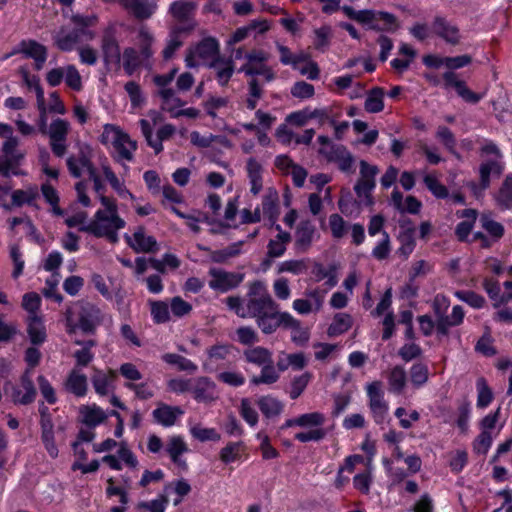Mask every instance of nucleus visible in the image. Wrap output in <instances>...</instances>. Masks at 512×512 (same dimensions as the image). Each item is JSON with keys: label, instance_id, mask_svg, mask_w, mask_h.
Listing matches in <instances>:
<instances>
[{"label": "nucleus", "instance_id": "f257e3e1", "mask_svg": "<svg viewBox=\"0 0 512 512\" xmlns=\"http://www.w3.org/2000/svg\"><path fill=\"white\" fill-rule=\"evenodd\" d=\"M124 24L110 25L103 33L101 50L106 65H122L127 75L134 74L140 67L145 66L148 56L142 55L135 47H126L121 53L119 35L125 30Z\"/></svg>", "mask_w": 512, "mask_h": 512}, {"label": "nucleus", "instance_id": "f03ea898", "mask_svg": "<svg viewBox=\"0 0 512 512\" xmlns=\"http://www.w3.org/2000/svg\"><path fill=\"white\" fill-rule=\"evenodd\" d=\"M101 207L97 209L92 219L83 226V231L96 237H104L111 242L118 240V231L126 225L118 213L117 204L114 199L104 195L99 196Z\"/></svg>", "mask_w": 512, "mask_h": 512}, {"label": "nucleus", "instance_id": "7ed1b4c3", "mask_svg": "<svg viewBox=\"0 0 512 512\" xmlns=\"http://www.w3.org/2000/svg\"><path fill=\"white\" fill-rule=\"evenodd\" d=\"M63 15L74 25V29L71 31L67 27L62 26L53 33L54 44L58 49L69 52L81 40H91L95 37V33L89 30V27L96 23L94 15L72 14L68 9L63 10Z\"/></svg>", "mask_w": 512, "mask_h": 512}, {"label": "nucleus", "instance_id": "20e7f679", "mask_svg": "<svg viewBox=\"0 0 512 512\" xmlns=\"http://www.w3.org/2000/svg\"><path fill=\"white\" fill-rule=\"evenodd\" d=\"M226 302L229 309L242 318H258L264 313L271 312L274 307V302L267 291L266 285L261 281L254 282L250 286L247 304H244L238 297H228Z\"/></svg>", "mask_w": 512, "mask_h": 512}, {"label": "nucleus", "instance_id": "39448f33", "mask_svg": "<svg viewBox=\"0 0 512 512\" xmlns=\"http://www.w3.org/2000/svg\"><path fill=\"white\" fill-rule=\"evenodd\" d=\"M100 142L112 153L117 161H131L137 148L136 142L114 124H105L99 137Z\"/></svg>", "mask_w": 512, "mask_h": 512}, {"label": "nucleus", "instance_id": "423d86ee", "mask_svg": "<svg viewBox=\"0 0 512 512\" xmlns=\"http://www.w3.org/2000/svg\"><path fill=\"white\" fill-rule=\"evenodd\" d=\"M343 13L350 19L372 30L393 31L398 24L396 18L387 12L375 10H354L351 6L344 5Z\"/></svg>", "mask_w": 512, "mask_h": 512}, {"label": "nucleus", "instance_id": "0eeeda50", "mask_svg": "<svg viewBox=\"0 0 512 512\" xmlns=\"http://www.w3.org/2000/svg\"><path fill=\"white\" fill-rule=\"evenodd\" d=\"M118 446V443L113 439H106L105 441L95 444L94 451L97 453L111 451ZM102 462L107 464L113 470H121L123 465L129 468H136L138 460L134 453L128 448L126 443L119 444L116 455H106L102 458Z\"/></svg>", "mask_w": 512, "mask_h": 512}, {"label": "nucleus", "instance_id": "6e6552de", "mask_svg": "<svg viewBox=\"0 0 512 512\" xmlns=\"http://www.w3.org/2000/svg\"><path fill=\"white\" fill-rule=\"evenodd\" d=\"M299 427L303 430L295 434V439L302 442L320 441L325 438L327 431L324 428L325 414L321 412H309L299 415Z\"/></svg>", "mask_w": 512, "mask_h": 512}, {"label": "nucleus", "instance_id": "1a4fd4ad", "mask_svg": "<svg viewBox=\"0 0 512 512\" xmlns=\"http://www.w3.org/2000/svg\"><path fill=\"white\" fill-rule=\"evenodd\" d=\"M236 59H243L244 63L241 65L239 71L244 72L246 75H263L267 81L274 78V73L268 68L265 62L268 59V54L262 50H253L243 54L242 50H237L235 53Z\"/></svg>", "mask_w": 512, "mask_h": 512}, {"label": "nucleus", "instance_id": "9d476101", "mask_svg": "<svg viewBox=\"0 0 512 512\" xmlns=\"http://www.w3.org/2000/svg\"><path fill=\"white\" fill-rule=\"evenodd\" d=\"M46 81L51 87L59 86L64 81L69 89L76 92L83 88L82 76L72 64L50 69L46 74Z\"/></svg>", "mask_w": 512, "mask_h": 512}, {"label": "nucleus", "instance_id": "9b49d317", "mask_svg": "<svg viewBox=\"0 0 512 512\" xmlns=\"http://www.w3.org/2000/svg\"><path fill=\"white\" fill-rule=\"evenodd\" d=\"M91 149L88 146L82 147L78 155L70 156L67 159V165L70 173L74 177H81L84 174H88L90 179L94 182L96 192H100L102 184L99 177L96 175L90 162Z\"/></svg>", "mask_w": 512, "mask_h": 512}, {"label": "nucleus", "instance_id": "f8f14e48", "mask_svg": "<svg viewBox=\"0 0 512 512\" xmlns=\"http://www.w3.org/2000/svg\"><path fill=\"white\" fill-rule=\"evenodd\" d=\"M5 392L16 404L26 405L32 403L36 397L32 372L27 369L21 376L19 384L7 383Z\"/></svg>", "mask_w": 512, "mask_h": 512}, {"label": "nucleus", "instance_id": "ddd939ff", "mask_svg": "<svg viewBox=\"0 0 512 512\" xmlns=\"http://www.w3.org/2000/svg\"><path fill=\"white\" fill-rule=\"evenodd\" d=\"M217 53L218 43L212 38L204 39L187 54L185 58L186 66L189 68L202 65L210 66L211 62L216 60Z\"/></svg>", "mask_w": 512, "mask_h": 512}, {"label": "nucleus", "instance_id": "4468645a", "mask_svg": "<svg viewBox=\"0 0 512 512\" xmlns=\"http://www.w3.org/2000/svg\"><path fill=\"white\" fill-rule=\"evenodd\" d=\"M92 312V307H85L80 303L71 306L66 313L68 332L73 333L78 329L84 332L91 331L95 324Z\"/></svg>", "mask_w": 512, "mask_h": 512}, {"label": "nucleus", "instance_id": "2eb2a0df", "mask_svg": "<svg viewBox=\"0 0 512 512\" xmlns=\"http://www.w3.org/2000/svg\"><path fill=\"white\" fill-rule=\"evenodd\" d=\"M378 173L376 166L362 160L360 162V178L355 185V192L360 201L365 205H371V192L375 187V176Z\"/></svg>", "mask_w": 512, "mask_h": 512}, {"label": "nucleus", "instance_id": "dca6fc26", "mask_svg": "<svg viewBox=\"0 0 512 512\" xmlns=\"http://www.w3.org/2000/svg\"><path fill=\"white\" fill-rule=\"evenodd\" d=\"M482 152L495 156L494 160L483 163L480 166V180L481 185L485 189L489 186L491 174H501L504 170V164L501 161L502 154L494 142H486L482 146Z\"/></svg>", "mask_w": 512, "mask_h": 512}, {"label": "nucleus", "instance_id": "f3484780", "mask_svg": "<svg viewBox=\"0 0 512 512\" xmlns=\"http://www.w3.org/2000/svg\"><path fill=\"white\" fill-rule=\"evenodd\" d=\"M209 286L213 290L227 292L237 287L244 279V275L236 272H228L219 268H211Z\"/></svg>", "mask_w": 512, "mask_h": 512}, {"label": "nucleus", "instance_id": "a211bd4d", "mask_svg": "<svg viewBox=\"0 0 512 512\" xmlns=\"http://www.w3.org/2000/svg\"><path fill=\"white\" fill-rule=\"evenodd\" d=\"M370 408L377 423H382L388 412V405L384 400L382 383L374 381L366 386Z\"/></svg>", "mask_w": 512, "mask_h": 512}, {"label": "nucleus", "instance_id": "6ab92c4d", "mask_svg": "<svg viewBox=\"0 0 512 512\" xmlns=\"http://www.w3.org/2000/svg\"><path fill=\"white\" fill-rule=\"evenodd\" d=\"M0 138L3 139L2 153L10 158L15 164H20L25 154L18 149L19 139L14 135L12 126L0 123Z\"/></svg>", "mask_w": 512, "mask_h": 512}, {"label": "nucleus", "instance_id": "aec40b11", "mask_svg": "<svg viewBox=\"0 0 512 512\" xmlns=\"http://www.w3.org/2000/svg\"><path fill=\"white\" fill-rule=\"evenodd\" d=\"M294 237L296 248L304 252L319 238V234L311 220L302 219L295 228Z\"/></svg>", "mask_w": 512, "mask_h": 512}, {"label": "nucleus", "instance_id": "412c9836", "mask_svg": "<svg viewBox=\"0 0 512 512\" xmlns=\"http://www.w3.org/2000/svg\"><path fill=\"white\" fill-rule=\"evenodd\" d=\"M306 298H300L293 301V309L302 315L317 312L322 308L325 299V293L318 289L308 290Z\"/></svg>", "mask_w": 512, "mask_h": 512}, {"label": "nucleus", "instance_id": "4be33fe9", "mask_svg": "<svg viewBox=\"0 0 512 512\" xmlns=\"http://www.w3.org/2000/svg\"><path fill=\"white\" fill-rule=\"evenodd\" d=\"M319 153L324 155L328 161L336 163L342 172H354V158L345 147H331V151H327L325 148H319Z\"/></svg>", "mask_w": 512, "mask_h": 512}, {"label": "nucleus", "instance_id": "5701e85b", "mask_svg": "<svg viewBox=\"0 0 512 512\" xmlns=\"http://www.w3.org/2000/svg\"><path fill=\"white\" fill-rule=\"evenodd\" d=\"M191 391L196 401L205 404L214 402L219 396L215 383L206 377L197 378Z\"/></svg>", "mask_w": 512, "mask_h": 512}, {"label": "nucleus", "instance_id": "b1692460", "mask_svg": "<svg viewBox=\"0 0 512 512\" xmlns=\"http://www.w3.org/2000/svg\"><path fill=\"white\" fill-rule=\"evenodd\" d=\"M134 17L140 20L149 19L157 10V0H123L122 5Z\"/></svg>", "mask_w": 512, "mask_h": 512}, {"label": "nucleus", "instance_id": "393cba45", "mask_svg": "<svg viewBox=\"0 0 512 512\" xmlns=\"http://www.w3.org/2000/svg\"><path fill=\"white\" fill-rule=\"evenodd\" d=\"M129 246L136 252H154L157 242L154 237L147 235L143 228H138L131 236L125 235Z\"/></svg>", "mask_w": 512, "mask_h": 512}, {"label": "nucleus", "instance_id": "a878e982", "mask_svg": "<svg viewBox=\"0 0 512 512\" xmlns=\"http://www.w3.org/2000/svg\"><path fill=\"white\" fill-rule=\"evenodd\" d=\"M443 80L445 87L454 88L457 94L466 102L477 103L482 98L481 95L471 91L454 72L448 71L444 73Z\"/></svg>", "mask_w": 512, "mask_h": 512}, {"label": "nucleus", "instance_id": "bb28decb", "mask_svg": "<svg viewBox=\"0 0 512 512\" xmlns=\"http://www.w3.org/2000/svg\"><path fill=\"white\" fill-rule=\"evenodd\" d=\"M64 387L76 397H84L88 390L87 377L78 367H75L68 374Z\"/></svg>", "mask_w": 512, "mask_h": 512}, {"label": "nucleus", "instance_id": "cd10ccee", "mask_svg": "<svg viewBox=\"0 0 512 512\" xmlns=\"http://www.w3.org/2000/svg\"><path fill=\"white\" fill-rule=\"evenodd\" d=\"M115 377L116 372L113 370L104 372L102 370L95 369L94 374L91 377L95 392L100 396L108 395L114 389Z\"/></svg>", "mask_w": 512, "mask_h": 512}, {"label": "nucleus", "instance_id": "c85d7f7f", "mask_svg": "<svg viewBox=\"0 0 512 512\" xmlns=\"http://www.w3.org/2000/svg\"><path fill=\"white\" fill-rule=\"evenodd\" d=\"M165 451L175 465L182 469L186 468V462L181 456L188 451V447L182 437H170L165 445Z\"/></svg>", "mask_w": 512, "mask_h": 512}, {"label": "nucleus", "instance_id": "c756f323", "mask_svg": "<svg viewBox=\"0 0 512 512\" xmlns=\"http://www.w3.org/2000/svg\"><path fill=\"white\" fill-rule=\"evenodd\" d=\"M246 172L250 184V192L257 195L263 188V166L257 159L251 157L247 160Z\"/></svg>", "mask_w": 512, "mask_h": 512}, {"label": "nucleus", "instance_id": "7c9ffc66", "mask_svg": "<svg viewBox=\"0 0 512 512\" xmlns=\"http://www.w3.org/2000/svg\"><path fill=\"white\" fill-rule=\"evenodd\" d=\"M135 33L136 34L133 38L134 45L138 47L139 51L142 52V55L150 58L154 53L153 45L155 39L153 33L145 25L138 27Z\"/></svg>", "mask_w": 512, "mask_h": 512}, {"label": "nucleus", "instance_id": "2f4dec72", "mask_svg": "<svg viewBox=\"0 0 512 512\" xmlns=\"http://www.w3.org/2000/svg\"><path fill=\"white\" fill-rule=\"evenodd\" d=\"M275 228L278 233L274 238L270 239L267 246V256L270 258L281 257L285 253L287 244L291 240L290 233L284 231L280 225L276 224Z\"/></svg>", "mask_w": 512, "mask_h": 512}, {"label": "nucleus", "instance_id": "473e14b6", "mask_svg": "<svg viewBox=\"0 0 512 512\" xmlns=\"http://www.w3.org/2000/svg\"><path fill=\"white\" fill-rule=\"evenodd\" d=\"M183 413V410L179 407L160 404L153 411V417L156 422L162 426L170 427L175 424L176 420L183 415Z\"/></svg>", "mask_w": 512, "mask_h": 512}, {"label": "nucleus", "instance_id": "72a5a7b5", "mask_svg": "<svg viewBox=\"0 0 512 512\" xmlns=\"http://www.w3.org/2000/svg\"><path fill=\"white\" fill-rule=\"evenodd\" d=\"M436 35L451 44H457L460 40V32L456 25L443 19L437 18L433 24Z\"/></svg>", "mask_w": 512, "mask_h": 512}, {"label": "nucleus", "instance_id": "f704fd0d", "mask_svg": "<svg viewBox=\"0 0 512 512\" xmlns=\"http://www.w3.org/2000/svg\"><path fill=\"white\" fill-rule=\"evenodd\" d=\"M21 52L29 58L34 59L35 68L41 70L47 59V50L45 46L35 41H24L21 43Z\"/></svg>", "mask_w": 512, "mask_h": 512}, {"label": "nucleus", "instance_id": "c9c22d12", "mask_svg": "<svg viewBox=\"0 0 512 512\" xmlns=\"http://www.w3.org/2000/svg\"><path fill=\"white\" fill-rule=\"evenodd\" d=\"M80 415L84 424L90 427H96L103 423L110 413L105 412L96 404L83 405L80 408Z\"/></svg>", "mask_w": 512, "mask_h": 512}, {"label": "nucleus", "instance_id": "e433bc0d", "mask_svg": "<svg viewBox=\"0 0 512 512\" xmlns=\"http://www.w3.org/2000/svg\"><path fill=\"white\" fill-rule=\"evenodd\" d=\"M102 173L113 190L121 199L136 201L135 196L127 189L125 182L119 179L108 165H102Z\"/></svg>", "mask_w": 512, "mask_h": 512}, {"label": "nucleus", "instance_id": "4c0bfd02", "mask_svg": "<svg viewBox=\"0 0 512 512\" xmlns=\"http://www.w3.org/2000/svg\"><path fill=\"white\" fill-rule=\"evenodd\" d=\"M195 11V5L190 1H175L170 5L169 13L176 22L189 24Z\"/></svg>", "mask_w": 512, "mask_h": 512}, {"label": "nucleus", "instance_id": "58836bf2", "mask_svg": "<svg viewBox=\"0 0 512 512\" xmlns=\"http://www.w3.org/2000/svg\"><path fill=\"white\" fill-rule=\"evenodd\" d=\"M391 201L394 207L401 213L417 214L421 208L419 200L413 196H407L403 199V195L398 190L393 191Z\"/></svg>", "mask_w": 512, "mask_h": 512}, {"label": "nucleus", "instance_id": "ea45409f", "mask_svg": "<svg viewBox=\"0 0 512 512\" xmlns=\"http://www.w3.org/2000/svg\"><path fill=\"white\" fill-rule=\"evenodd\" d=\"M27 332L33 344H41L46 339V328L40 315L27 317Z\"/></svg>", "mask_w": 512, "mask_h": 512}, {"label": "nucleus", "instance_id": "a19ab883", "mask_svg": "<svg viewBox=\"0 0 512 512\" xmlns=\"http://www.w3.org/2000/svg\"><path fill=\"white\" fill-rule=\"evenodd\" d=\"M257 405L263 415L267 418L279 416L284 408V404L280 400L270 395L259 397Z\"/></svg>", "mask_w": 512, "mask_h": 512}, {"label": "nucleus", "instance_id": "79ce46f5", "mask_svg": "<svg viewBox=\"0 0 512 512\" xmlns=\"http://www.w3.org/2000/svg\"><path fill=\"white\" fill-rule=\"evenodd\" d=\"M269 29L266 21H253L249 25L238 28L231 36L228 44L233 45L244 40L249 34L255 32L262 34Z\"/></svg>", "mask_w": 512, "mask_h": 512}, {"label": "nucleus", "instance_id": "37998d69", "mask_svg": "<svg viewBox=\"0 0 512 512\" xmlns=\"http://www.w3.org/2000/svg\"><path fill=\"white\" fill-rule=\"evenodd\" d=\"M278 195L275 191L269 192L262 200L261 210L262 220H268L272 225L275 224L278 215Z\"/></svg>", "mask_w": 512, "mask_h": 512}, {"label": "nucleus", "instance_id": "c03bdc74", "mask_svg": "<svg viewBox=\"0 0 512 512\" xmlns=\"http://www.w3.org/2000/svg\"><path fill=\"white\" fill-rule=\"evenodd\" d=\"M23 80L25 84L30 88L33 89L36 93V100H37V107L40 111L43 123L45 122V115H46V104H45V96H44V90L40 85V80L37 76L29 75L28 73L23 74Z\"/></svg>", "mask_w": 512, "mask_h": 512}, {"label": "nucleus", "instance_id": "a18cd8bd", "mask_svg": "<svg viewBox=\"0 0 512 512\" xmlns=\"http://www.w3.org/2000/svg\"><path fill=\"white\" fill-rule=\"evenodd\" d=\"M124 89L131 103V111L136 112L146 104V97L140 85L134 81L125 84Z\"/></svg>", "mask_w": 512, "mask_h": 512}, {"label": "nucleus", "instance_id": "49530a36", "mask_svg": "<svg viewBox=\"0 0 512 512\" xmlns=\"http://www.w3.org/2000/svg\"><path fill=\"white\" fill-rule=\"evenodd\" d=\"M38 196L37 188L29 187L24 190H15L11 194V204H4V208L10 209L13 206L19 207L24 204H32Z\"/></svg>", "mask_w": 512, "mask_h": 512}, {"label": "nucleus", "instance_id": "de8ad7c7", "mask_svg": "<svg viewBox=\"0 0 512 512\" xmlns=\"http://www.w3.org/2000/svg\"><path fill=\"white\" fill-rule=\"evenodd\" d=\"M162 108L168 111L172 117H179V110L183 107V102L175 95L172 89H161Z\"/></svg>", "mask_w": 512, "mask_h": 512}, {"label": "nucleus", "instance_id": "09e8293b", "mask_svg": "<svg viewBox=\"0 0 512 512\" xmlns=\"http://www.w3.org/2000/svg\"><path fill=\"white\" fill-rule=\"evenodd\" d=\"M244 357L247 362L255 364L259 367H263L273 360L272 353L268 349L260 346L247 349L244 352Z\"/></svg>", "mask_w": 512, "mask_h": 512}, {"label": "nucleus", "instance_id": "8fccbe9b", "mask_svg": "<svg viewBox=\"0 0 512 512\" xmlns=\"http://www.w3.org/2000/svg\"><path fill=\"white\" fill-rule=\"evenodd\" d=\"M210 67L215 70L216 77L220 85L227 84L234 72V67L231 60L217 58L211 62Z\"/></svg>", "mask_w": 512, "mask_h": 512}, {"label": "nucleus", "instance_id": "3c124183", "mask_svg": "<svg viewBox=\"0 0 512 512\" xmlns=\"http://www.w3.org/2000/svg\"><path fill=\"white\" fill-rule=\"evenodd\" d=\"M498 206L503 209L512 208V173L505 177V180L495 196Z\"/></svg>", "mask_w": 512, "mask_h": 512}, {"label": "nucleus", "instance_id": "603ef678", "mask_svg": "<svg viewBox=\"0 0 512 512\" xmlns=\"http://www.w3.org/2000/svg\"><path fill=\"white\" fill-rule=\"evenodd\" d=\"M41 192L46 202L51 206L52 213L56 216H64V211L58 205V192L49 181L42 184Z\"/></svg>", "mask_w": 512, "mask_h": 512}, {"label": "nucleus", "instance_id": "864d4df0", "mask_svg": "<svg viewBox=\"0 0 512 512\" xmlns=\"http://www.w3.org/2000/svg\"><path fill=\"white\" fill-rule=\"evenodd\" d=\"M461 217L465 220L460 222L456 227V235L460 240H467L476 220L477 213L473 209H466L461 212Z\"/></svg>", "mask_w": 512, "mask_h": 512}, {"label": "nucleus", "instance_id": "5fc2aeb1", "mask_svg": "<svg viewBox=\"0 0 512 512\" xmlns=\"http://www.w3.org/2000/svg\"><path fill=\"white\" fill-rule=\"evenodd\" d=\"M261 372L259 375L252 377L251 383L254 385L259 384H273L278 381L280 378V374L273 365V360L261 367Z\"/></svg>", "mask_w": 512, "mask_h": 512}, {"label": "nucleus", "instance_id": "6e6d98bb", "mask_svg": "<svg viewBox=\"0 0 512 512\" xmlns=\"http://www.w3.org/2000/svg\"><path fill=\"white\" fill-rule=\"evenodd\" d=\"M464 318V311L461 306H454L450 316L440 319L437 324V331L445 335L451 326L459 325Z\"/></svg>", "mask_w": 512, "mask_h": 512}, {"label": "nucleus", "instance_id": "4d7b16f0", "mask_svg": "<svg viewBox=\"0 0 512 512\" xmlns=\"http://www.w3.org/2000/svg\"><path fill=\"white\" fill-rule=\"evenodd\" d=\"M191 490L189 483L183 479L171 482L165 486V493L167 496L175 494L176 497L173 499V504L178 505L184 496H186Z\"/></svg>", "mask_w": 512, "mask_h": 512}, {"label": "nucleus", "instance_id": "13d9d810", "mask_svg": "<svg viewBox=\"0 0 512 512\" xmlns=\"http://www.w3.org/2000/svg\"><path fill=\"white\" fill-rule=\"evenodd\" d=\"M383 98L384 91L382 88L377 87L372 89L367 95L365 110L370 113L381 112L384 108Z\"/></svg>", "mask_w": 512, "mask_h": 512}, {"label": "nucleus", "instance_id": "bf43d9fd", "mask_svg": "<svg viewBox=\"0 0 512 512\" xmlns=\"http://www.w3.org/2000/svg\"><path fill=\"white\" fill-rule=\"evenodd\" d=\"M308 268L307 262L304 259H290L280 262L277 265V273H291L299 275L304 273Z\"/></svg>", "mask_w": 512, "mask_h": 512}, {"label": "nucleus", "instance_id": "052dcab7", "mask_svg": "<svg viewBox=\"0 0 512 512\" xmlns=\"http://www.w3.org/2000/svg\"><path fill=\"white\" fill-rule=\"evenodd\" d=\"M500 411L501 408L498 407L493 413L486 415L481 421V429L482 431H487L488 433H494L495 436L499 434L502 427L504 426L503 422H500Z\"/></svg>", "mask_w": 512, "mask_h": 512}, {"label": "nucleus", "instance_id": "680f3d73", "mask_svg": "<svg viewBox=\"0 0 512 512\" xmlns=\"http://www.w3.org/2000/svg\"><path fill=\"white\" fill-rule=\"evenodd\" d=\"M352 324L350 315L345 313H338L335 315L332 323L328 328V334L330 336H337L346 332Z\"/></svg>", "mask_w": 512, "mask_h": 512}, {"label": "nucleus", "instance_id": "e2e57ef3", "mask_svg": "<svg viewBox=\"0 0 512 512\" xmlns=\"http://www.w3.org/2000/svg\"><path fill=\"white\" fill-rule=\"evenodd\" d=\"M477 390V407L484 409L490 405L493 400V393L488 387L487 382L483 378H479L476 382Z\"/></svg>", "mask_w": 512, "mask_h": 512}, {"label": "nucleus", "instance_id": "0e129e2a", "mask_svg": "<svg viewBox=\"0 0 512 512\" xmlns=\"http://www.w3.org/2000/svg\"><path fill=\"white\" fill-rule=\"evenodd\" d=\"M277 48L280 53V61L284 65H290L294 68L298 67V64L305 60L306 53L303 51L292 53L289 48L280 44L277 45Z\"/></svg>", "mask_w": 512, "mask_h": 512}, {"label": "nucleus", "instance_id": "69168bd1", "mask_svg": "<svg viewBox=\"0 0 512 512\" xmlns=\"http://www.w3.org/2000/svg\"><path fill=\"white\" fill-rule=\"evenodd\" d=\"M163 361L168 364L175 365L179 370L195 372L197 366L189 359L174 353H167L162 356Z\"/></svg>", "mask_w": 512, "mask_h": 512}, {"label": "nucleus", "instance_id": "338daca9", "mask_svg": "<svg viewBox=\"0 0 512 512\" xmlns=\"http://www.w3.org/2000/svg\"><path fill=\"white\" fill-rule=\"evenodd\" d=\"M70 129V123L67 120L57 118L49 126L48 135L50 139L66 140Z\"/></svg>", "mask_w": 512, "mask_h": 512}, {"label": "nucleus", "instance_id": "774afa93", "mask_svg": "<svg viewBox=\"0 0 512 512\" xmlns=\"http://www.w3.org/2000/svg\"><path fill=\"white\" fill-rule=\"evenodd\" d=\"M390 391L400 393L406 384V373L401 367H394L388 377Z\"/></svg>", "mask_w": 512, "mask_h": 512}]
</instances>
